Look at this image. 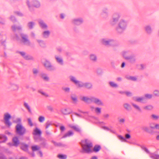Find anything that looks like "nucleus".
Listing matches in <instances>:
<instances>
[{
	"instance_id": "nucleus-18",
	"label": "nucleus",
	"mask_w": 159,
	"mask_h": 159,
	"mask_svg": "<svg viewBox=\"0 0 159 159\" xmlns=\"http://www.w3.org/2000/svg\"><path fill=\"white\" fill-rule=\"evenodd\" d=\"M126 60H128L131 64H134L135 63L136 60L135 56L132 54L128 57H126Z\"/></svg>"
},
{
	"instance_id": "nucleus-5",
	"label": "nucleus",
	"mask_w": 159,
	"mask_h": 159,
	"mask_svg": "<svg viewBox=\"0 0 159 159\" xmlns=\"http://www.w3.org/2000/svg\"><path fill=\"white\" fill-rule=\"evenodd\" d=\"M16 132L18 135L21 136L26 133V129L21 124H17L15 127Z\"/></svg>"
},
{
	"instance_id": "nucleus-22",
	"label": "nucleus",
	"mask_w": 159,
	"mask_h": 159,
	"mask_svg": "<svg viewBox=\"0 0 159 159\" xmlns=\"http://www.w3.org/2000/svg\"><path fill=\"white\" fill-rule=\"evenodd\" d=\"M42 132L41 130L37 128H35L33 130V135H37L39 136H41Z\"/></svg>"
},
{
	"instance_id": "nucleus-57",
	"label": "nucleus",
	"mask_w": 159,
	"mask_h": 159,
	"mask_svg": "<svg viewBox=\"0 0 159 159\" xmlns=\"http://www.w3.org/2000/svg\"><path fill=\"white\" fill-rule=\"evenodd\" d=\"M14 13L20 16H24L23 14L20 11H15L14 12Z\"/></svg>"
},
{
	"instance_id": "nucleus-15",
	"label": "nucleus",
	"mask_w": 159,
	"mask_h": 159,
	"mask_svg": "<svg viewBox=\"0 0 159 159\" xmlns=\"http://www.w3.org/2000/svg\"><path fill=\"white\" fill-rule=\"evenodd\" d=\"M132 54V52L130 50L123 51L121 52V54L123 57L126 59V57H128Z\"/></svg>"
},
{
	"instance_id": "nucleus-9",
	"label": "nucleus",
	"mask_w": 159,
	"mask_h": 159,
	"mask_svg": "<svg viewBox=\"0 0 159 159\" xmlns=\"http://www.w3.org/2000/svg\"><path fill=\"white\" fill-rule=\"evenodd\" d=\"M20 36L21 38V42L25 45L30 46L31 43L28 39V36L26 34L23 33H21Z\"/></svg>"
},
{
	"instance_id": "nucleus-64",
	"label": "nucleus",
	"mask_w": 159,
	"mask_h": 159,
	"mask_svg": "<svg viewBox=\"0 0 159 159\" xmlns=\"http://www.w3.org/2000/svg\"><path fill=\"white\" fill-rule=\"evenodd\" d=\"M33 73L35 75H36L39 72V70L37 69L34 68L33 69Z\"/></svg>"
},
{
	"instance_id": "nucleus-27",
	"label": "nucleus",
	"mask_w": 159,
	"mask_h": 159,
	"mask_svg": "<svg viewBox=\"0 0 159 159\" xmlns=\"http://www.w3.org/2000/svg\"><path fill=\"white\" fill-rule=\"evenodd\" d=\"M36 41L39 43V46L42 48H45L46 47V43L43 40L36 39Z\"/></svg>"
},
{
	"instance_id": "nucleus-4",
	"label": "nucleus",
	"mask_w": 159,
	"mask_h": 159,
	"mask_svg": "<svg viewBox=\"0 0 159 159\" xmlns=\"http://www.w3.org/2000/svg\"><path fill=\"white\" fill-rule=\"evenodd\" d=\"M102 44L107 46H115L116 44V41L113 39L108 38H103L100 40Z\"/></svg>"
},
{
	"instance_id": "nucleus-61",
	"label": "nucleus",
	"mask_w": 159,
	"mask_h": 159,
	"mask_svg": "<svg viewBox=\"0 0 159 159\" xmlns=\"http://www.w3.org/2000/svg\"><path fill=\"white\" fill-rule=\"evenodd\" d=\"M102 13H108V8L107 7H104L102 10Z\"/></svg>"
},
{
	"instance_id": "nucleus-16",
	"label": "nucleus",
	"mask_w": 159,
	"mask_h": 159,
	"mask_svg": "<svg viewBox=\"0 0 159 159\" xmlns=\"http://www.w3.org/2000/svg\"><path fill=\"white\" fill-rule=\"evenodd\" d=\"M54 57L56 62L59 65H64L63 60L62 57L57 55H55Z\"/></svg>"
},
{
	"instance_id": "nucleus-37",
	"label": "nucleus",
	"mask_w": 159,
	"mask_h": 159,
	"mask_svg": "<svg viewBox=\"0 0 159 159\" xmlns=\"http://www.w3.org/2000/svg\"><path fill=\"white\" fill-rule=\"evenodd\" d=\"M0 139L2 140V141L0 142V143L5 142L7 140V138L6 136L4 135L1 134L0 135Z\"/></svg>"
},
{
	"instance_id": "nucleus-11",
	"label": "nucleus",
	"mask_w": 159,
	"mask_h": 159,
	"mask_svg": "<svg viewBox=\"0 0 159 159\" xmlns=\"http://www.w3.org/2000/svg\"><path fill=\"white\" fill-rule=\"evenodd\" d=\"M72 23L76 25H80L84 22V20L81 17L76 18L73 19L72 20Z\"/></svg>"
},
{
	"instance_id": "nucleus-46",
	"label": "nucleus",
	"mask_w": 159,
	"mask_h": 159,
	"mask_svg": "<svg viewBox=\"0 0 159 159\" xmlns=\"http://www.w3.org/2000/svg\"><path fill=\"white\" fill-rule=\"evenodd\" d=\"M150 157L152 159H159V155L152 154L150 155Z\"/></svg>"
},
{
	"instance_id": "nucleus-50",
	"label": "nucleus",
	"mask_w": 159,
	"mask_h": 159,
	"mask_svg": "<svg viewBox=\"0 0 159 159\" xmlns=\"http://www.w3.org/2000/svg\"><path fill=\"white\" fill-rule=\"evenodd\" d=\"M126 78L129 80H130L133 81H136L137 80V78L135 76H130L127 77Z\"/></svg>"
},
{
	"instance_id": "nucleus-41",
	"label": "nucleus",
	"mask_w": 159,
	"mask_h": 159,
	"mask_svg": "<svg viewBox=\"0 0 159 159\" xmlns=\"http://www.w3.org/2000/svg\"><path fill=\"white\" fill-rule=\"evenodd\" d=\"M136 66L139 70H143L145 68L146 66L144 64H140L137 65Z\"/></svg>"
},
{
	"instance_id": "nucleus-2",
	"label": "nucleus",
	"mask_w": 159,
	"mask_h": 159,
	"mask_svg": "<svg viewBox=\"0 0 159 159\" xmlns=\"http://www.w3.org/2000/svg\"><path fill=\"white\" fill-rule=\"evenodd\" d=\"M128 21L124 19H121L119 21L116 30L117 33H121L127 28L128 25Z\"/></svg>"
},
{
	"instance_id": "nucleus-54",
	"label": "nucleus",
	"mask_w": 159,
	"mask_h": 159,
	"mask_svg": "<svg viewBox=\"0 0 159 159\" xmlns=\"http://www.w3.org/2000/svg\"><path fill=\"white\" fill-rule=\"evenodd\" d=\"M21 120L20 118H16L15 120L13 121V122L15 123L18 124H21Z\"/></svg>"
},
{
	"instance_id": "nucleus-40",
	"label": "nucleus",
	"mask_w": 159,
	"mask_h": 159,
	"mask_svg": "<svg viewBox=\"0 0 159 159\" xmlns=\"http://www.w3.org/2000/svg\"><path fill=\"white\" fill-rule=\"evenodd\" d=\"M101 149V147L100 145H97L94 146L93 150L95 152H98Z\"/></svg>"
},
{
	"instance_id": "nucleus-55",
	"label": "nucleus",
	"mask_w": 159,
	"mask_h": 159,
	"mask_svg": "<svg viewBox=\"0 0 159 159\" xmlns=\"http://www.w3.org/2000/svg\"><path fill=\"white\" fill-rule=\"evenodd\" d=\"M60 159H66L67 156L66 155L63 154H59L57 156Z\"/></svg>"
},
{
	"instance_id": "nucleus-51",
	"label": "nucleus",
	"mask_w": 159,
	"mask_h": 159,
	"mask_svg": "<svg viewBox=\"0 0 159 159\" xmlns=\"http://www.w3.org/2000/svg\"><path fill=\"white\" fill-rule=\"evenodd\" d=\"M40 145L42 146V147L47 148H48V144L46 142L45 140L42 142L40 144Z\"/></svg>"
},
{
	"instance_id": "nucleus-42",
	"label": "nucleus",
	"mask_w": 159,
	"mask_h": 159,
	"mask_svg": "<svg viewBox=\"0 0 159 159\" xmlns=\"http://www.w3.org/2000/svg\"><path fill=\"white\" fill-rule=\"evenodd\" d=\"M109 84L111 87L116 88L118 87V84L114 82L110 81L109 82Z\"/></svg>"
},
{
	"instance_id": "nucleus-21",
	"label": "nucleus",
	"mask_w": 159,
	"mask_h": 159,
	"mask_svg": "<svg viewBox=\"0 0 159 159\" xmlns=\"http://www.w3.org/2000/svg\"><path fill=\"white\" fill-rule=\"evenodd\" d=\"M20 148L23 151L28 152L29 145L25 143H21Z\"/></svg>"
},
{
	"instance_id": "nucleus-43",
	"label": "nucleus",
	"mask_w": 159,
	"mask_h": 159,
	"mask_svg": "<svg viewBox=\"0 0 159 159\" xmlns=\"http://www.w3.org/2000/svg\"><path fill=\"white\" fill-rule=\"evenodd\" d=\"M40 148V147L37 145L33 146L31 147V149L33 152L39 150Z\"/></svg>"
},
{
	"instance_id": "nucleus-58",
	"label": "nucleus",
	"mask_w": 159,
	"mask_h": 159,
	"mask_svg": "<svg viewBox=\"0 0 159 159\" xmlns=\"http://www.w3.org/2000/svg\"><path fill=\"white\" fill-rule=\"evenodd\" d=\"M16 53L20 54L24 58L26 54L24 52L17 51Z\"/></svg>"
},
{
	"instance_id": "nucleus-26",
	"label": "nucleus",
	"mask_w": 159,
	"mask_h": 159,
	"mask_svg": "<svg viewBox=\"0 0 159 159\" xmlns=\"http://www.w3.org/2000/svg\"><path fill=\"white\" fill-rule=\"evenodd\" d=\"M50 32L49 30H45L43 32L42 35L44 38H48L49 37Z\"/></svg>"
},
{
	"instance_id": "nucleus-33",
	"label": "nucleus",
	"mask_w": 159,
	"mask_h": 159,
	"mask_svg": "<svg viewBox=\"0 0 159 159\" xmlns=\"http://www.w3.org/2000/svg\"><path fill=\"white\" fill-rule=\"evenodd\" d=\"M35 25V23L33 21H30L27 23V26L30 30L33 29Z\"/></svg>"
},
{
	"instance_id": "nucleus-13",
	"label": "nucleus",
	"mask_w": 159,
	"mask_h": 159,
	"mask_svg": "<svg viewBox=\"0 0 159 159\" xmlns=\"http://www.w3.org/2000/svg\"><path fill=\"white\" fill-rule=\"evenodd\" d=\"M19 86L13 83H10L8 87V89L11 91L17 90L19 89Z\"/></svg>"
},
{
	"instance_id": "nucleus-59",
	"label": "nucleus",
	"mask_w": 159,
	"mask_h": 159,
	"mask_svg": "<svg viewBox=\"0 0 159 159\" xmlns=\"http://www.w3.org/2000/svg\"><path fill=\"white\" fill-rule=\"evenodd\" d=\"M10 20L13 23L16 22L17 20L15 17L13 16H11L10 17Z\"/></svg>"
},
{
	"instance_id": "nucleus-63",
	"label": "nucleus",
	"mask_w": 159,
	"mask_h": 159,
	"mask_svg": "<svg viewBox=\"0 0 159 159\" xmlns=\"http://www.w3.org/2000/svg\"><path fill=\"white\" fill-rule=\"evenodd\" d=\"M28 122L30 126H32L33 125V123L32 121L31 120L30 118H29L27 119Z\"/></svg>"
},
{
	"instance_id": "nucleus-19",
	"label": "nucleus",
	"mask_w": 159,
	"mask_h": 159,
	"mask_svg": "<svg viewBox=\"0 0 159 159\" xmlns=\"http://www.w3.org/2000/svg\"><path fill=\"white\" fill-rule=\"evenodd\" d=\"M61 113L64 115L70 114L72 112V111L69 108H63L61 110Z\"/></svg>"
},
{
	"instance_id": "nucleus-53",
	"label": "nucleus",
	"mask_w": 159,
	"mask_h": 159,
	"mask_svg": "<svg viewBox=\"0 0 159 159\" xmlns=\"http://www.w3.org/2000/svg\"><path fill=\"white\" fill-rule=\"evenodd\" d=\"M45 120V117L43 116H40L38 118V120L40 123L43 122Z\"/></svg>"
},
{
	"instance_id": "nucleus-12",
	"label": "nucleus",
	"mask_w": 159,
	"mask_h": 159,
	"mask_svg": "<svg viewBox=\"0 0 159 159\" xmlns=\"http://www.w3.org/2000/svg\"><path fill=\"white\" fill-rule=\"evenodd\" d=\"M12 142L13 143H9L8 144L10 146H14L17 147L20 144V142L17 137L16 136L12 139Z\"/></svg>"
},
{
	"instance_id": "nucleus-56",
	"label": "nucleus",
	"mask_w": 159,
	"mask_h": 159,
	"mask_svg": "<svg viewBox=\"0 0 159 159\" xmlns=\"http://www.w3.org/2000/svg\"><path fill=\"white\" fill-rule=\"evenodd\" d=\"M94 111L97 114H100L101 112V108L98 107H96Z\"/></svg>"
},
{
	"instance_id": "nucleus-29",
	"label": "nucleus",
	"mask_w": 159,
	"mask_h": 159,
	"mask_svg": "<svg viewBox=\"0 0 159 159\" xmlns=\"http://www.w3.org/2000/svg\"><path fill=\"white\" fill-rule=\"evenodd\" d=\"M74 134V133L71 131H69L66 133L62 137V138H65L68 137L72 136Z\"/></svg>"
},
{
	"instance_id": "nucleus-24",
	"label": "nucleus",
	"mask_w": 159,
	"mask_h": 159,
	"mask_svg": "<svg viewBox=\"0 0 159 159\" xmlns=\"http://www.w3.org/2000/svg\"><path fill=\"white\" fill-rule=\"evenodd\" d=\"M153 106L150 104L146 105L143 107V109L146 111H151L153 109Z\"/></svg>"
},
{
	"instance_id": "nucleus-48",
	"label": "nucleus",
	"mask_w": 159,
	"mask_h": 159,
	"mask_svg": "<svg viewBox=\"0 0 159 159\" xmlns=\"http://www.w3.org/2000/svg\"><path fill=\"white\" fill-rule=\"evenodd\" d=\"M70 127L77 132H79L80 131V129L78 126H71Z\"/></svg>"
},
{
	"instance_id": "nucleus-10",
	"label": "nucleus",
	"mask_w": 159,
	"mask_h": 159,
	"mask_svg": "<svg viewBox=\"0 0 159 159\" xmlns=\"http://www.w3.org/2000/svg\"><path fill=\"white\" fill-rule=\"evenodd\" d=\"M11 118V115L8 113H5L3 116V119L5 124L8 127H10L12 125L11 122L10 121Z\"/></svg>"
},
{
	"instance_id": "nucleus-49",
	"label": "nucleus",
	"mask_w": 159,
	"mask_h": 159,
	"mask_svg": "<svg viewBox=\"0 0 159 159\" xmlns=\"http://www.w3.org/2000/svg\"><path fill=\"white\" fill-rule=\"evenodd\" d=\"M153 95L156 97H159V90L158 89H156L153 91Z\"/></svg>"
},
{
	"instance_id": "nucleus-31",
	"label": "nucleus",
	"mask_w": 159,
	"mask_h": 159,
	"mask_svg": "<svg viewBox=\"0 0 159 159\" xmlns=\"http://www.w3.org/2000/svg\"><path fill=\"white\" fill-rule=\"evenodd\" d=\"M142 130L148 132L151 134H152L153 133V131L152 130H149V128L147 126H144L142 127Z\"/></svg>"
},
{
	"instance_id": "nucleus-7",
	"label": "nucleus",
	"mask_w": 159,
	"mask_h": 159,
	"mask_svg": "<svg viewBox=\"0 0 159 159\" xmlns=\"http://www.w3.org/2000/svg\"><path fill=\"white\" fill-rule=\"evenodd\" d=\"M43 64L46 69L48 71H53L56 70V67L52 64L50 61L47 59H45Z\"/></svg>"
},
{
	"instance_id": "nucleus-8",
	"label": "nucleus",
	"mask_w": 159,
	"mask_h": 159,
	"mask_svg": "<svg viewBox=\"0 0 159 159\" xmlns=\"http://www.w3.org/2000/svg\"><path fill=\"white\" fill-rule=\"evenodd\" d=\"M121 15L120 13H115L113 16L112 19L110 20V24L112 26L115 25L119 20L120 17Z\"/></svg>"
},
{
	"instance_id": "nucleus-3",
	"label": "nucleus",
	"mask_w": 159,
	"mask_h": 159,
	"mask_svg": "<svg viewBox=\"0 0 159 159\" xmlns=\"http://www.w3.org/2000/svg\"><path fill=\"white\" fill-rule=\"evenodd\" d=\"M80 144L83 150L85 152L88 153L91 152V148L93 145L90 141L87 139L82 140Z\"/></svg>"
},
{
	"instance_id": "nucleus-45",
	"label": "nucleus",
	"mask_w": 159,
	"mask_h": 159,
	"mask_svg": "<svg viewBox=\"0 0 159 159\" xmlns=\"http://www.w3.org/2000/svg\"><path fill=\"white\" fill-rule=\"evenodd\" d=\"M101 17L104 19H107L108 17L109 14L108 13H101Z\"/></svg>"
},
{
	"instance_id": "nucleus-32",
	"label": "nucleus",
	"mask_w": 159,
	"mask_h": 159,
	"mask_svg": "<svg viewBox=\"0 0 159 159\" xmlns=\"http://www.w3.org/2000/svg\"><path fill=\"white\" fill-rule=\"evenodd\" d=\"M123 106L124 108L127 111H129L131 110V107L129 104L125 103L123 104Z\"/></svg>"
},
{
	"instance_id": "nucleus-23",
	"label": "nucleus",
	"mask_w": 159,
	"mask_h": 159,
	"mask_svg": "<svg viewBox=\"0 0 159 159\" xmlns=\"http://www.w3.org/2000/svg\"><path fill=\"white\" fill-rule=\"evenodd\" d=\"M40 76L45 81H48L49 80V78L48 75L46 73H41L40 74Z\"/></svg>"
},
{
	"instance_id": "nucleus-6",
	"label": "nucleus",
	"mask_w": 159,
	"mask_h": 159,
	"mask_svg": "<svg viewBox=\"0 0 159 159\" xmlns=\"http://www.w3.org/2000/svg\"><path fill=\"white\" fill-rule=\"evenodd\" d=\"M33 4H30L29 0H26V3L28 6L29 10L31 12L34 11L33 7H39L40 6V3L37 0H33L32 1Z\"/></svg>"
},
{
	"instance_id": "nucleus-25",
	"label": "nucleus",
	"mask_w": 159,
	"mask_h": 159,
	"mask_svg": "<svg viewBox=\"0 0 159 159\" xmlns=\"http://www.w3.org/2000/svg\"><path fill=\"white\" fill-rule=\"evenodd\" d=\"M145 98L143 97H134L133 98V99L134 101L138 102L143 103V101Z\"/></svg>"
},
{
	"instance_id": "nucleus-34",
	"label": "nucleus",
	"mask_w": 159,
	"mask_h": 159,
	"mask_svg": "<svg viewBox=\"0 0 159 159\" xmlns=\"http://www.w3.org/2000/svg\"><path fill=\"white\" fill-rule=\"evenodd\" d=\"M69 78L70 81L74 83L75 84L77 83L78 80H77L76 78L73 76L70 75L69 77Z\"/></svg>"
},
{
	"instance_id": "nucleus-14",
	"label": "nucleus",
	"mask_w": 159,
	"mask_h": 159,
	"mask_svg": "<svg viewBox=\"0 0 159 159\" xmlns=\"http://www.w3.org/2000/svg\"><path fill=\"white\" fill-rule=\"evenodd\" d=\"M144 29L146 33L148 35L151 34L153 30L152 26L150 25H147L144 27Z\"/></svg>"
},
{
	"instance_id": "nucleus-60",
	"label": "nucleus",
	"mask_w": 159,
	"mask_h": 159,
	"mask_svg": "<svg viewBox=\"0 0 159 159\" xmlns=\"http://www.w3.org/2000/svg\"><path fill=\"white\" fill-rule=\"evenodd\" d=\"M52 142L56 146H61L62 145V144L61 143H57L54 141H52Z\"/></svg>"
},
{
	"instance_id": "nucleus-17",
	"label": "nucleus",
	"mask_w": 159,
	"mask_h": 159,
	"mask_svg": "<svg viewBox=\"0 0 159 159\" xmlns=\"http://www.w3.org/2000/svg\"><path fill=\"white\" fill-rule=\"evenodd\" d=\"M38 23L40 27L42 29H48V25L44 22L43 20H39Z\"/></svg>"
},
{
	"instance_id": "nucleus-39",
	"label": "nucleus",
	"mask_w": 159,
	"mask_h": 159,
	"mask_svg": "<svg viewBox=\"0 0 159 159\" xmlns=\"http://www.w3.org/2000/svg\"><path fill=\"white\" fill-rule=\"evenodd\" d=\"M131 104L133 106V107L137 111H141V109L139 106L133 103H131Z\"/></svg>"
},
{
	"instance_id": "nucleus-52",
	"label": "nucleus",
	"mask_w": 159,
	"mask_h": 159,
	"mask_svg": "<svg viewBox=\"0 0 159 159\" xmlns=\"http://www.w3.org/2000/svg\"><path fill=\"white\" fill-rule=\"evenodd\" d=\"M145 97L148 99H150L153 97V95L151 94L146 93L144 95Z\"/></svg>"
},
{
	"instance_id": "nucleus-38",
	"label": "nucleus",
	"mask_w": 159,
	"mask_h": 159,
	"mask_svg": "<svg viewBox=\"0 0 159 159\" xmlns=\"http://www.w3.org/2000/svg\"><path fill=\"white\" fill-rule=\"evenodd\" d=\"M23 105L24 107L28 110L29 112H31V110L30 107L27 103L25 102H24Z\"/></svg>"
},
{
	"instance_id": "nucleus-36",
	"label": "nucleus",
	"mask_w": 159,
	"mask_h": 159,
	"mask_svg": "<svg viewBox=\"0 0 159 159\" xmlns=\"http://www.w3.org/2000/svg\"><path fill=\"white\" fill-rule=\"evenodd\" d=\"M85 88L90 89L92 88V84L89 82H86L84 83V87Z\"/></svg>"
},
{
	"instance_id": "nucleus-47",
	"label": "nucleus",
	"mask_w": 159,
	"mask_h": 159,
	"mask_svg": "<svg viewBox=\"0 0 159 159\" xmlns=\"http://www.w3.org/2000/svg\"><path fill=\"white\" fill-rule=\"evenodd\" d=\"M151 118L154 120H157L159 119V116L158 115H156L155 114H152L151 115Z\"/></svg>"
},
{
	"instance_id": "nucleus-1",
	"label": "nucleus",
	"mask_w": 159,
	"mask_h": 159,
	"mask_svg": "<svg viewBox=\"0 0 159 159\" xmlns=\"http://www.w3.org/2000/svg\"><path fill=\"white\" fill-rule=\"evenodd\" d=\"M80 99L82 101L88 104L93 102L99 106H103V102L100 99L94 97H91L90 98H89L86 96H83L80 98Z\"/></svg>"
},
{
	"instance_id": "nucleus-30",
	"label": "nucleus",
	"mask_w": 159,
	"mask_h": 159,
	"mask_svg": "<svg viewBox=\"0 0 159 159\" xmlns=\"http://www.w3.org/2000/svg\"><path fill=\"white\" fill-rule=\"evenodd\" d=\"M12 30L14 32H15L16 30H21L22 27L21 26H17L15 25H13L11 26Z\"/></svg>"
},
{
	"instance_id": "nucleus-62",
	"label": "nucleus",
	"mask_w": 159,
	"mask_h": 159,
	"mask_svg": "<svg viewBox=\"0 0 159 159\" xmlns=\"http://www.w3.org/2000/svg\"><path fill=\"white\" fill-rule=\"evenodd\" d=\"M141 148L143 150L145 151L148 154L150 153V152H149V150H148V149L145 147L142 146V147H141Z\"/></svg>"
},
{
	"instance_id": "nucleus-28",
	"label": "nucleus",
	"mask_w": 159,
	"mask_h": 159,
	"mask_svg": "<svg viewBox=\"0 0 159 159\" xmlns=\"http://www.w3.org/2000/svg\"><path fill=\"white\" fill-rule=\"evenodd\" d=\"M70 98L74 103H76L78 102L77 95L75 94H72L70 95Z\"/></svg>"
},
{
	"instance_id": "nucleus-44",
	"label": "nucleus",
	"mask_w": 159,
	"mask_h": 159,
	"mask_svg": "<svg viewBox=\"0 0 159 159\" xmlns=\"http://www.w3.org/2000/svg\"><path fill=\"white\" fill-rule=\"evenodd\" d=\"M24 59L26 60H32L34 59V57L30 55L26 54Z\"/></svg>"
},
{
	"instance_id": "nucleus-35",
	"label": "nucleus",
	"mask_w": 159,
	"mask_h": 159,
	"mask_svg": "<svg viewBox=\"0 0 159 159\" xmlns=\"http://www.w3.org/2000/svg\"><path fill=\"white\" fill-rule=\"evenodd\" d=\"M84 83L82 81L78 80L75 85L79 88L84 87Z\"/></svg>"
},
{
	"instance_id": "nucleus-20",
	"label": "nucleus",
	"mask_w": 159,
	"mask_h": 159,
	"mask_svg": "<svg viewBox=\"0 0 159 159\" xmlns=\"http://www.w3.org/2000/svg\"><path fill=\"white\" fill-rule=\"evenodd\" d=\"M89 60L93 62H96L97 61V55L94 54H91L89 56Z\"/></svg>"
}]
</instances>
